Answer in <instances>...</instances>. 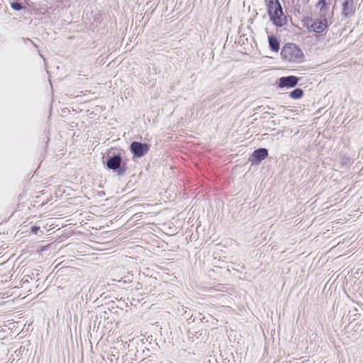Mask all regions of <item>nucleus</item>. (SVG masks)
Here are the masks:
<instances>
[{"instance_id": "39448f33", "label": "nucleus", "mask_w": 363, "mask_h": 363, "mask_svg": "<svg viewBox=\"0 0 363 363\" xmlns=\"http://www.w3.org/2000/svg\"><path fill=\"white\" fill-rule=\"evenodd\" d=\"M309 21L312 22L310 26L311 30L317 33L324 32L328 26V20L325 18H320L314 21L312 19Z\"/></svg>"}, {"instance_id": "f257e3e1", "label": "nucleus", "mask_w": 363, "mask_h": 363, "mask_svg": "<svg viewBox=\"0 0 363 363\" xmlns=\"http://www.w3.org/2000/svg\"><path fill=\"white\" fill-rule=\"evenodd\" d=\"M282 58L290 62H300L303 59V53L295 44H286L281 52Z\"/></svg>"}, {"instance_id": "423d86ee", "label": "nucleus", "mask_w": 363, "mask_h": 363, "mask_svg": "<svg viewBox=\"0 0 363 363\" xmlns=\"http://www.w3.org/2000/svg\"><path fill=\"white\" fill-rule=\"evenodd\" d=\"M268 156V150L266 148L261 147L255 150L249 160L253 164H259Z\"/></svg>"}, {"instance_id": "9d476101", "label": "nucleus", "mask_w": 363, "mask_h": 363, "mask_svg": "<svg viewBox=\"0 0 363 363\" xmlns=\"http://www.w3.org/2000/svg\"><path fill=\"white\" fill-rule=\"evenodd\" d=\"M289 96L294 99H299L303 96V91L301 88H296L289 93Z\"/></svg>"}, {"instance_id": "f03ea898", "label": "nucleus", "mask_w": 363, "mask_h": 363, "mask_svg": "<svg viewBox=\"0 0 363 363\" xmlns=\"http://www.w3.org/2000/svg\"><path fill=\"white\" fill-rule=\"evenodd\" d=\"M270 20L279 27L283 26L286 23V17L283 13L281 4L277 5L273 9H267Z\"/></svg>"}, {"instance_id": "4468645a", "label": "nucleus", "mask_w": 363, "mask_h": 363, "mask_svg": "<svg viewBox=\"0 0 363 363\" xmlns=\"http://www.w3.org/2000/svg\"><path fill=\"white\" fill-rule=\"evenodd\" d=\"M11 6L13 9L16 11H20L23 9L22 4L17 1L11 3Z\"/></svg>"}, {"instance_id": "ddd939ff", "label": "nucleus", "mask_w": 363, "mask_h": 363, "mask_svg": "<svg viewBox=\"0 0 363 363\" xmlns=\"http://www.w3.org/2000/svg\"><path fill=\"white\" fill-rule=\"evenodd\" d=\"M318 7H330V0H319L316 5Z\"/></svg>"}, {"instance_id": "f8f14e48", "label": "nucleus", "mask_w": 363, "mask_h": 363, "mask_svg": "<svg viewBox=\"0 0 363 363\" xmlns=\"http://www.w3.org/2000/svg\"><path fill=\"white\" fill-rule=\"evenodd\" d=\"M265 1L267 6V9H273V7L280 4L279 0H265Z\"/></svg>"}, {"instance_id": "6e6552de", "label": "nucleus", "mask_w": 363, "mask_h": 363, "mask_svg": "<svg viewBox=\"0 0 363 363\" xmlns=\"http://www.w3.org/2000/svg\"><path fill=\"white\" fill-rule=\"evenodd\" d=\"M354 0H342V15L345 17H350L354 14V8L353 5Z\"/></svg>"}, {"instance_id": "dca6fc26", "label": "nucleus", "mask_w": 363, "mask_h": 363, "mask_svg": "<svg viewBox=\"0 0 363 363\" xmlns=\"http://www.w3.org/2000/svg\"><path fill=\"white\" fill-rule=\"evenodd\" d=\"M349 162H350V159L348 157L346 158L345 157H344L342 158V164H347Z\"/></svg>"}, {"instance_id": "1a4fd4ad", "label": "nucleus", "mask_w": 363, "mask_h": 363, "mask_svg": "<svg viewBox=\"0 0 363 363\" xmlns=\"http://www.w3.org/2000/svg\"><path fill=\"white\" fill-rule=\"evenodd\" d=\"M269 46L270 49L274 52H278L279 50V41L274 35L268 36Z\"/></svg>"}, {"instance_id": "20e7f679", "label": "nucleus", "mask_w": 363, "mask_h": 363, "mask_svg": "<svg viewBox=\"0 0 363 363\" xmlns=\"http://www.w3.org/2000/svg\"><path fill=\"white\" fill-rule=\"evenodd\" d=\"M149 148V145L146 143L134 141L130 144V150L133 155L137 157H141L145 155Z\"/></svg>"}, {"instance_id": "9b49d317", "label": "nucleus", "mask_w": 363, "mask_h": 363, "mask_svg": "<svg viewBox=\"0 0 363 363\" xmlns=\"http://www.w3.org/2000/svg\"><path fill=\"white\" fill-rule=\"evenodd\" d=\"M329 9H330V7H326V8L320 7V18H325L328 20V16H330Z\"/></svg>"}, {"instance_id": "7ed1b4c3", "label": "nucleus", "mask_w": 363, "mask_h": 363, "mask_svg": "<svg viewBox=\"0 0 363 363\" xmlns=\"http://www.w3.org/2000/svg\"><path fill=\"white\" fill-rule=\"evenodd\" d=\"M106 166L108 169L116 172L118 176L123 175L125 172V165H122V159L118 155L109 157L106 161Z\"/></svg>"}, {"instance_id": "f3484780", "label": "nucleus", "mask_w": 363, "mask_h": 363, "mask_svg": "<svg viewBox=\"0 0 363 363\" xmlns=\"http://www.w3.org/2000/svg\"><path fill=\"white\" fill-rule=\"evenodd\" d=\"M218 287H219V289H217L216 290L220 291L221 289H220V286H218Z\"/></svg>"}, {"instance_id": "0eeeda50", "label": "nucleus", "mask_w": 363, "mask_h": 363, "mask_svg": "<svg viewBox=\"0 0 363 363\" xmlns=\"http://www.w3.org/2000/svg\"><path fill=\"white\" fill-rule=\"evenodd\" d=\"M298 82V78L295 76H287L279 78V86L280 88H291L294 87Z\"/></svg>"}, {"instance_id": "2eb2a0df", "label": "nucleus", "mask_w": 363, "mask_h": 363, "mask_svg": "<svg viewBox=\"0 0 363 363\" xmlns=\"http://www.w3.org/2000/svg\"><path fill=\"white\" fill-rule=\"evenodd\" d=\"M40 228L38 226H33L30 228V233L36 235L40 231Z\"/></svg>"}]
</instances>
